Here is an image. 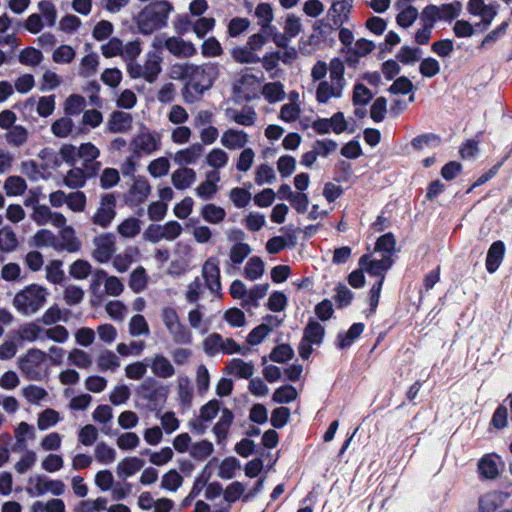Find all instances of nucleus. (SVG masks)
Segmentation results:
<instances>
[{"label":"nucleus","mask_w":512,"mask_h":512,"mask_svg":"<svg viewBox=\"0 0 512 512\" xmlns=\"http://www.w3.org/2000/svg\"><path fill=\"white\" fill-rule=\"evenodd\" d=\"M171 10L172 7L166 1H156L146 5L134 17L138 31L143 35H151L166 27Z\"/></svg>","instance_id":"nucleus-1"},{"label":"nucleus","mask_w":512,"mask_h":512,"mask_svg":"<svg viewBox=\"0 0 512 512\" xmlns=\"http://www.w3.org/2000/svg\"><path fill=\"white\" fill-rule=\"evenodd\" d=\"M344 63L339 58H333L329 63V80H322L316 88V100L321 104L328 103L333 98H341L346 87L344 78Z\"/></svg>","instance_id":"nucleus-2"},{"label":"nucleus","mask_w":512,"mask_h":512,"mask_svg":"<svg viewBox=\"0 0 512 512\" xmlns=\"http://www.w3.org/2000/svg\"><path fill=\"white\" fill-rule=\"evenodd\" d=\"M181 77L188 81V85L197 93L208 90L218 76L219 68L217 63H204L196 65L186 63L180 66Z\"/></svg>","instance_id":"nucleus-3"},{"label":"nucleus","mask_w":512,"mask_h":512,"mask_svg":"<svg viewBox=\"0 0 512 512\" xmlns=\"http://www.w3.org/2000/svg\"><path fill=\"white\" fill-rule=\"evenodd\" d=\"M48 294L45 287L30 284L15 294L12 304L19 314L29 317L44 307Z\"/></svg>","instance_id":"nucleus-4"},{"label":"nucleus","mask_w":512,"mask_h":512,"mask_svg":"<svg viewBox=\"0 0 512 512\" xmlns=\"http://www.w3.org/2000/svg\"><path fill=\"white\" fill-rule=\"evenodd\" d=\"M47 353L31 348L19 358V369L30 381H41L47 375Z\"/></svg>","instance_id":"nucleus-5"},{"label":"nucleus","mask_w":512,"mask_h":512,"mask_svg":"<svg viewBox=\"0 0 512 512\" xmlns=\"http://www.w3.org/2000/svg\"><path fill=\"white\" fill-rule=\"evenodd\" d=\"M160 317L174 343L190 344L192 342V333L180 321L179 315L174 308H162Z\"/></svg>","instance_id":"nucleus-6"},{"label":"nucleus","mask_w":512,"mask_h":512,"mask_svg":"<svg viewBox=\"0 0 512 512\" xmlns=\"http://www.w3.org/2000/svg\"><path fill=\"white\" fill-rule=\"evenodd\" d=\"M462 4L455 1L440 6L428 5L421 13V21H430L435 24L437 21L451 22L460 16Z\"/></svg>","instance_id":"nucleus-7"},{"label":"nucleus","mask_w":512,"mask_h":512,"mask_svg":"<svg viewBox=\"0 0 512 512\" xmlns=\"http://www.w3.org/2000/svg\"><path fill=\"white\" fill-rule=\"evenodd\" d=\"M359 267L365 270L369 275L377 277V280L384 282L387 271L393 265V259L388 254L381 255L379 258L376 254H364L359 259Z\"/></svg>","instance_id":"nucleus-8"},{"label":"nucleus","mask_w":512,"mask_h":512,"mask_svg":"<svg viewBox=\"0 0 512 512\" xmlns=\"http://www.w3.org/2000/svg\"><path fill=\"white\" fill-rule=\"evenodd\" d=\"M201 276L205 287L215 296H220L222 284L220 280V260L217 256H210L201 267Z\"/></svg>","instance_id":"nucleus-9"},{"label":"nucleus","mask_w":512,"mask_h":512,"mask_svg":"<svg viewBox=\"0 0 512 512\" xmlns=\"http://www.w3.org/2000/svg\"><path fill=\"white\" fill-rule=\"evenodd\" d=\"M168 393L169 388L152 377L143 380L137 388V394L152 405L165 402Z\"/></svg>","instance_id":"nucleus-10"},{"label":"nucleus","mask_w":512,"mask_h":512,"mask_svg":"<svg viewBox=\"0 0 512 512\" xmlns=\"http://www.w3.org/2000/svg\"><path fill=\"white\" fill-rule=\"evenodd\" d=\"M93 258L99 263H108L116 250L115 236L111 233L101 234L93 239Z\"/></svg>","instance_id":"nucleus-11"},{"label":"nucleus","mask_w":512,"mask_h":512,"mask_svg":"<svg viewBox=\"0 0 512 512\" xmlns=\"http://www.w3.org/2000/svg\"><path fill=\"white\" fill-rule=\"evenodd\" d=\"M29 483L34 485L33 489H27L31 495H44L52 493L55 496H60L65 492V484L61 480H49L45 476H36L29 479Z\"/></svg>","instance_id":"nucleus-12"},{"label":"nucleus","mask_w":512,"mask_h":512,"mask_svg":"<svg viewBox=\"0 0 512 512\" xmlns=\"http://www.w3.org/2000/svg\"><path fill=\"white\" fill-rule=\"evenodd\" d=\"M134 152L138 155H149L161 146V136L158 133L142 131L132 140Z\"/></svg>","instance_id":"nucleus-13"},{"label":"nucleus","mask_w":512,"mask_h":512,"mask_svg":"<svg viewBox=\"0 0 512 512\" xmlns=\"http://www.w3.org/2000/svg\"><path fill=\"white\" fill-rule=\"evenodd\" d=\"M116 199L112 194H106L101 198L100 206L92 217L94 224L107 227L114 219L116 212Z\"/></svg>","instance_id":"nucleus-14"},{"label":"nucleus","mask_w":512,"mask_h":512,"mask_svg":"<svg viewBox=\"0 0 512 512\" xmlns=\"http://www.w3.org/2000/svg\"><path fill=\"white\" fill-rule=\"evenodd\" d=\"M99 156V149L91 142L82 143L78 147V158L83 161V167L88 175H96L100 170L101 163L97 161Z\"/></svg>","instance_id":"nucleus-15"},{"label":"nucleus","mask_w":512,"mask_h":512,"mask_svg":"<svg viewBox=\"0 0 512 512\" xmlns=\"http://www.w3.org/2000/svg\"><path fill=\"white\" fill-rule=\"evenodd\" d=\"M498 8L497 3L486 4L484 0H469L467 3L468 12L480 17L486 26L492 23L498 13Z\"/></svg>","instance_id":"nucleus-16"},{"label":"nucleus","mask_w":512,"mask_h":512,"mask_svg":"<svg viewBox=\"0 0 512 512\" xmlns=\"http://www.w3.org/2000/svg\"><path fill=\"white\" fill-rule=\"evenodd\" d=\"M148 364L153 375L160 379H169L176 374L173 363L162 353L148 357Z\"/></svg>","instance_id":"nucleus-17"},{"label":"nucleus","mask_w":512,"mask_h":512,"mask_svg":"<svg viewBox=\"0 0 512 512\" xmlns=\"http://www.w3.org/2000/svg\"><path fill=\"white\" fill-rule=\"evenodd\" d=\"M220 142L228 150L244 149L249 143V135L244 130L229 128L222 133Z\"/></svg>","instance_id":"nucleus-18"},{"label":"nucleus","mask_w":512,"mask_h":512,"mask_svg":"<svg viewBox=\"0 0 512 512\" xmlns=\"http://www.w3.org/2000/svg\"><path fill=\"white\" fill-rule=\"evenodd\" d=\"M225 116L229 121L245 127L253 126L257 120V113L251 106H244L241 109L227 108Z\"/></svg>","instance_id":"nucleus-19"},{"label":"nucleus","mask_w":512,"mask_h":512,"mask_svg":"<svg viewBox=\"0 0 512 512\" xmlns=\"http://www.w3.org/2000/svg\"><path fill=\"white\" fill-rule=\"evenodd\" d=\"M203 152V145L194 143L184 149L178 150L173 156V161L181 167H186L187 165L195 164L201 158Z\"/></svg>","instance_id":"nucleus-20"},{"label":"nucleus","mask_w":512,"mask_h":512,"mask_svg":"<svg viewBox=\"0 0 512 512\" xmlns=\"http://www.w3.org/2000/svg\"><path fill=\"white\" fill-rule=\"evenodd\" d=\"M220 181L219 171H208L206 178L194 190L195 195L202 200H210L218 191V182Z\"/></svg>","instance_id":"nucleus-21"},{"label":"nucleus","mask_w":512,"mask_h":512,"mask_svg":"<svg viewBox=\"0 0 512 512\" xmlns=\"http://www.w3.org/2000/svg\"><path fill=\"white\" fill-rule=\"evenodd\" d=\"M168 51L177 58H191L197 54L195 45L179 36L169 37Z\"/></svg>","instance_id":"nucleus-22"},{"label":"nucleus","mask_w":512,"mask_h":512,"mask_svg":"<svg viewBox=\"0 0 512 512\" xmlns=\"http://www.w3.org/2000/svg\"><path fill=\"white\" fill-rule=\"evenodd\" d=\"M177 401L183 410L190 409L194 398L191 381L186 375H179L176 379Z\"/></svg>","instance_id":"nucleus-23"},{"label":"nucleus","mask_w":512,"mask_h":512,"mask_svg":"<svg viewBox=\"0 0 512 512\" xmlns=\"http://www.w3.org/2000/svg\"><path fill=\"white\" fill-rule=\"evenodd\" d=\"M352 7V0L335 1L332 3L328 11V16L331 17L335 26L341 27L345 22L348 21Z\"/></svg>","instance_id":"nucleus-24"},{"label":"nucleus","mask_w":512,"mask_h":512,"mask_svg":"<svg viewBox=\"0 0 512 512\" xmlns=\"http://www.w3.org/2000/svg\"><path fill=\"white\" fill-rule=\"evenodd\" d=\"M254 371L255 368L252 361H244L240 358H233L229 360L225 368L226 374L243 379L251 378Z\"/></svg>","instance_id":"nucleus-25"},{"label":"nucleus","mask_w":512,"mask_h":512,"mask_svg":"<svg viewBox=\"0 0 512 512\" xmlns=\"http://www.w3.org/2000/svg\"><path fill=\"white\" fill-rule=\"evenodd\" d=\"M197 174L194 169L180 167L171 175V183L177 190H186L196 181Z\"/></svg>","instance_id":"nucleus-26"},{"label":"nucleus","mask_w":512,"mask_h":512,"mask_svg":"<svg viewBox=\"0 0 512 512\" xmlns=\"http://www.w3.org/2000/svg\"><path fill=\"white\" fill-rule=\"evenodd\" d=\"M145 462L143 459L138 457H127L122 459L116 468L117 476L123 480L135 475L138 471H140Z\"/></svg>","instance_id":"nucleus-27"},{"label":"nucleus","mask_w":512,"mask_h":512,"mask_svg":"<svg viewBox=\"0 0 512 512\" xmlns=\"http://www.w3.org/2000/svg\"><path fill=\"white\" fill-rule=\"evenodd\" d=\"M233 420L234 414L232 411L228 408H223L219 420L212 429L218 444H221L227 438Z\"/></svg>","instance_id":"nucleus-28"},{"label":"nucleus","mask_w":512,"mask_h":512,"mask_svg":"<svg viewBox=\"0 0 512 512\" xmlns=\"http://www.w3.org/2000/svg\"><path fill=\"white\" fill-rule=\"evenodd\" d=\"M18 336L25 342L44 341V328L37 322H27L22 324L18 329Z\"/></svg>","instance_id":"nucleus-29"},{"label":"nucleus","mask_w":512,"mask_h":512,"mask_svg":"<svg viewBox=\"0 0 512 512\" xmlns=\"http://www.w3.org/2000/svg\"><path fill=\"white\" fill-rule=\"evenodd\" d=\"M161 61V56L155 51H149L146 54V61L143 65V69L144 79L147 82L152 83L157 79L159 73L161 72Z\"/></svg>","instance_id":"nucleus-30"},{"label":"nucleus","mask_w":512,"mask_h":512,"mask_svg":"<svg viewBox=\"0 0 512 512\" xmlns=\"http://www.w3.org/2000/svg\"><path fill=\"white\" fill-rule=\"evenodd\" d=\"M505 254V245L502 241H495L490 246L486 257V269L494 273L502 263Z\"/></svg>","instance_id":"nucleus-31"},{"label":"nucleus","mask_w":512,"mask_h":512,"mask_svg":"<svg viewBox=\"0 0 512 512\" xmlns=\"http://www.w3.org/2000/svg\"><path fill=\"white\" fill-rule=\"evenodd\" d=\"M151 192L149 181L145 177H139L134 180L130 191V200L136 204L144 202Z\"/></svg>","instance_id":"nucleus-32"},{"label":"nucleus","mask_w":512,"mask_h":512,"mask_svg":"<svg viewBox=\"0 0 512 512\" xmlns=\"http://www.w3.org/2000/svg\"><path fill=\"white\" fill-rule=\"evenodd\" d=\"M500 458L495 454H487L478 462L480 474L487 479H494L498 476V461Z\"/></svg>","instance_id":"nucleus-33"},{"label":"nucleus","mask_w":512,"mask_h":512,"mask_svg":"<svg viewBox=\"0 0 512 512\" xmlns=\"http://www.w3.org/2000/svg\"><path fill=\"white\" fill-rule=\"evenodd\" d=\"M97 367L100 371H115L120 367L119 357L111 350L102 349L97 355Z\"/></svg>","instance_id":"nucleus-34"},{"label":"nucleus","mask_w":512,"mask_h":512,"mask_svg":"<svg viewBox=\"0 0 512 512\" xmlns=\"http://www.w3.org/2000/svg\"><path fill=\"white\" fill-rule=\"evenodd\" d=\"M138 251L136 248H127L123 252L112 256V265L118 273L126 272L135 261Z\"/></svg>","instance_id":"nucleus-35"},{"label":"nucleus","mask_w":512,"mask_h":512,"mask_svg":"<svg viewBox=\"0 0 512 512\" xmlns=\"http://www.w3.org/2000/svg\"><path fill=\"white\" fill-rule=\"evenodd\" d=\"M94 176L95 175H88V172L84 167H74L67 172L64 178V184L70 189L81 188L85 185L87 178Z\"/></svg>","instance_id":"nucleus-36"},{"label":"nucleus","mask_w":512,"mask_h":512,"mask_svg":"<svg viewBox=\"0 0 512 512\" xmlns=\"http://www.w3.org/2000/svg\"><path fill=\"white\" fill-rule=\"evenodd\" d=\"M132 126V116L127 112L116 111L111 115L109 128L114 133H123L130 130Z\"/></svg>","instance_id":"nucleus-37"},{"label":"nucleus","mask_w":512,"mask_h":512,"mask_svg":"<svg viewBox=\"0 0 512 512\" xmlns=\"http://www.w3.org/2000/svg\"><path fill=\"white\" fill-rule=\"evenodd\" d=\"M255 16L258 20V25L261 27L262 31L265 33L269 30V28H273L271 25L274 20L273 9L268 3H260L255 8Z\"/></svg>","instance_id":"nucleus-38"},{"label":"nucleus","mask_w":512,"mask_h":512,"mask_svg":"<svg viewBox=\"0 0 512 512\" xmlns=\"http://www.w3.org/2000/svg\"><path fill=\"white\" fill-rule=\"evenodd\" d=\"M200 214L202 218L210 224H219L226 217L225 209L213 203L205 204L201 208Z\"/></svg>","instance_id":"nucleus-39"},{"label":"nucleus","mask_w":512,"mask_h":512,"mask_svg":"<svg viewBox=\"0 0 512 512\" xmlns=\"http://www.w3.org/2000/svg\"><path fill=\"white\" fill-rule=\"evenodd\" d=\"M265 271V264L260 257H251L244 268L243 275L247 280L255 281L261 278Z\"/></svg>","instance_id":"nucleus-40"},{"label":"nucleus","mask_w":512,"mask_h":512,"mask_svg":"<svg viewBox=\"0 0 512 512\" xmlns=\"http://www.w3.org/2000/svg\"><path fill=\"white\" fill-rule=\"evenodd\" d=\"M324 335V327L319 322L314 320H310L303 331V338L317 346L322 344Z\"/></svg>","instance_id":"nucleus-41"},{"label":"nucleus","mask_w":512,"mask_h":512,"mask_svg":"<svg viewBox=\"0 0 512 512\" xmlns=\"http://www.w3.org/2000/svg\"><path fill=\"white\" fill-rule=\"evenodd\" d=\"M60 241H61V248L70 253L77 252L81 247L80 241L75 236L74 229L69 226L61 229Z\"/></svg>","instance_id":"nucleus-42"},{"label":"nucleus","mask_w":512,"mask_h":512,"mask_svg":"<svg viewBox=\"0 0 512 512\" xmlns=\"http://www.w3.org/2000/svg\"><path fill=\"white\" fill-rule=\"evenodd\" d=\"M364 324L354 323L346 333H339L337 336V346L340 349H346L363 333Z\"/></svg>","instance_id":"nucleus-43"},{"label":"nucleus","mask_w":512,"mask_h":512,"mask_svg":"<svg viewBox=\"0 0 512 512\" xmlns=\"http://www.w3.org/2000/svg\"><path fill=\"white\" fill-rule=\"evenodd\" d=\"M34 439L35 431L33 426L29 425L26 422L19 423L18 427L15 429V439L16 443L14 446V450H24L26 449V439Z\"/></svg>","instance_id":"nucleus-44"},{"label":"nucleus","mask_w":512,"mask_h":512,"mask_svg":"<svg viewBox=\"0 0 512 512\" xmlns=\"http://www.w3.org/2000/svg\"><path fill=\"white\" fill-rule=\"evenodd\" d=\"M262 94L269 103L280 102L286 95L281 82L266 83L263 86Z\"/></svg>","instance_id":"nucleus-45"},{"label":"nucleus","mask_w":512,"mask_h":512,"mask_svg":"<svg viewBox=\"0 0 512 512\" xmlns=\"http://www.w3.org/2000/svg\"><path fill=\"white\" fill-rule=\"evenodd\" d=\"M229 160L227 152L221 148H213L206 155V163L212 167V171H218L224 168Z\"/></svg>","instance_id":"nucleus-46"},{"label":"nucleus","mask_w":512,"mask_h":512,"mask_svg":"<svg viewBox=\"0 0 512 512\" xmlns=\"http://www.w3.org/2000/svg\"><path fill=\"white\" fill-rule=\"evenodd\" d=\"M249 48L247 44L234 48L232 50V57L235 61L242 64H255L260 62V57L257 53Z\"/></svg>","instance_id":"nucleus-47"},{"label":"nucleus","mask_w":512,"mask_h":512,"mask_svg":"<svg viewBox=\"0 0 512 512\" xmlns=\"http://www.w3.org/2000/svg\"><path fill=\"white\" fill-rule=\"evenodd\" d=\"M5 139L12 147H21L28 140V131L23 126L15 125L6 133Z\"/></svg>","instance_id":"nucleus-48"},{"label":"nucleus","mask_w":512,"mask_h":512,"mask_svg":"<svg viewBox=\"0 0 512 512\" xmlns=\"http://www.w3.org/2000/svg\"><path fill=\"white\" fill-rule=\"evenodd\" d=\"M214 451L213 444L208 440H201L191 445L189 449L190 456L197 460L207 459Z\"/></svg>","instance_id":"nucleus-49"},{"label":"nucleus","mask_w":512,"mask_h":512,"mask_svg":"<svg viewBox=\"0 0 512 512\" xmlns=\"http://www.w3.org/2000/svg\"><path fill=\"white\" fill-rule=\"evenodd\" d=\"M18 246V239L13 229L9 226L0 229V251L12 252Z\"/></svg>","instance_id":"nucleus-50"},{"label":"nucleus","mask_w":512,"mask_h":512,"mask_svg":"<svg viewBox=\"0 0 512 512\" xmlns=\"http://www.w3.org/2000/svg\"><path fill=\"white\" fill-rule=\"evenodd\" d=\"M131 336H148L150 334L149 325L143 315L136 314L131 317L128 325Z\"/></svg>","instance_id":"nucleus-51"},{"label":"nucleus","mask_w":512,"mask_h":512,"mask_svg":"<svg viewBox=\"0 0 512 512\" xmlns=\"http://www.w3.org/2000/svg\"><path fill=\"white\" fill-rule=\"evenodd\" d=\"M186 23L191 25L192 31L198 38H204L214 29L216 21L213 17H200L194 22L186 21Z\"/></svg>","instance_id":"nucleus-52"},{"label":"nucleus","mask_w":512,"mask_h":512,"mask_svg":"<svg viewBox=\"0 0 512 512\" xmlns=\"http://www.w3.org/2000/svg\"><path fill=\"white\" fill-rule=\"evenodd\" d=\"M147 283V274L142 266L137 267L131 272L129 277V287L133 292H142L146 288Z\"/></svg>","instance_id":"nucleus-53"},{"label":"nucleus","mask_w":512,"mask_h":512,"mask_svg":"<svg viewBox=\"0 0 512 512\" xmlns=\"http://www.w3.org/2000/svg\"><path fill=\"white\" fill-rule=\"evenodd\" d=\"M69 363L80 369H89L92 365L90 354L82 349L74 348L68 354Z\"/></svg>","instance_id":"nucleus-54"},{"label":"nucleus","mask_w":512,"mask_h":512,"mask_svg":"<svg viewBox=\"0 0 512 512\" xmlns=\"http://www.w3.org/2000/svg\"><path fill=\"white\" fill-rule=\"evenodd\" d=\"M60 420L61 417L58 411L47 408L39 414L37 426L39 430L44 431L55 426Z\"/></svg>","instance_id":"nucleus-55"},{"label":"nucleus","mask_w":512,"mask_h":512,"mask_svg":"<svg viewBox=\"0 0 512 512\" xmlns=\"http://www.w3.org/2000/svg\"><path fill=\"white\" fill-rule=\"evenodd\" d=\"M239 468L240 462L235 457H226L220 463L217 475L221 479L229 480L235 476Z\"/></svg>","instance_id":"nucleus-56"},{"label":"nucleus","mask_w":512,"mask_h":512,"mask_svg":"<svg viewBox=\"0 0 512 512\" xmlns=\"http://www.w3.org/2000/svg\"><path fill=\"white\" fill-rule=\"evenodd\" d=\"M26 188V181L20 176H10L4 182V190L8 196L22 195Z\"/></svg>","instance_id":"nucleus-57"},{"label":"nucleus","mask_w":512,"mask_h":512,"mask_svg":"<svg viewBox=\"0 0 512 512\" xmlns=\"http://www.w3.org/2000/svg\"><path fill=\"white\" fill-rule=\"evenodd\" d=\"M94 455L99 463L105 465L113 463L116 459L115 449L107 445L105 442H99L96 445Z\"/></svg>","instance_id":"nucleus-58"},{"label":"nucleus","mask_w":512,"mask_h":512,"mask_svg":"<svg viewBox=\"0 0 512 512\" xmlns=\"http://www.w3.org/2000/svg\"><path fill=\"white\" fill-rule=\"evenodd\" d=\"M99 65V56L96 53H91L81 59L79 67V75L83 77L93 76Z\"/></svg>","instance_id":"nucleus-59"},{"label":"nucleus","mask_w":512,"mask_h":512,"mask_svg":"<svg viewBox=\"0 0 512 512\" xmlns=\"http://www.w3.org/2000/svg\"><path fill=\"white\" fill-rule=\"evenodd\" d=\"M396 241L394 236L391 233H387L378 238L374 250V254L381 255H389L392 257V254L395 250Z\"/></svg>","instance_id":"nucleus-60"},{"label":"nucleus","mask_w":512,"mask_h":512,"mask_svg":"<svg viewBox=\"0 0 512 512\" xmlns=\"http://www.w3.org/2000/svg\"><path fill=\"white\" fill-rule=\"evenodd\" d=\"M86 101L81 95H70L64 103V111L69 116L79 115L85 108Z\"/></svg>","instance_id":"nucleus-61"},{"label":"nucleus","mask_w":512,"mask_h":512,"mask_svg":"<svg viewBox=\"0 0 512 512\" xmlns=\"http://www.w3.org/2000/svg\"><path fill=\"white\" fill-rule=\"evenodd\" d=\"M105 311L112 320L122 322L126 317L128 309L123 302L112 300L106 303Z\"/></svg>","instance_id":"nucleus-62"},{"label":"nucleus","mask_w":512,"mask_h":512,"mask_svg":"<svg viewBox=\"0 0 512 512\" xmlns=\"http://www.w3.org/2000/svg\"><path fill=\"white\" fill-rule=\"evenodd\" d=\"M73 127L74 124L70 117H61L51 125V131L56 137L66 138L71 134Z\"/></svg>","instance_id":"nucleus-63"},{"label":"nucleus","mask_w":512,"mask_h":512,"mask_svg":"<svg viewBox=\"0 0 512 512\" xmlns=\"http://www.w3.org/2000/svg\"><path fill=\"white\" fill-rule=\"evenodd\" d=\"M107 509V500L104 497H98L95 500L81 501L75 508V512H100Z\"/></svg>","instance_id":"nucleus-64"}]
</instances>
